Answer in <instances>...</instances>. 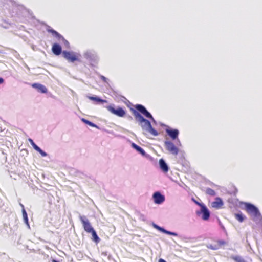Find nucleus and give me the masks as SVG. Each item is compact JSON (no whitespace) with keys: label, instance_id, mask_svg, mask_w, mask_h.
Here are the masks:
<instances>
[{"label":"nucleus","instance_id":"nucleus-1","mask_svg":"<svg viewBox=\"0 0 262 262\" xmlns=\"http://www.w3.org/2000/svg\"><path fill=\"white\" fill-rule=\"evenodd\" d=\"M130 110L135 118L141 125L144 135L146 136L151 135L154 136L158 135V132L152 127L150 122L148 120L144 118V117L135 110L130 108Z\"/></svg>","mask_w":262,"mask_h":262},{"label":"nucleus","instance_id":"nucleus-2","mask_svg":"<svg viewBox=\"0 0 262 262\" xmlns=\"http://www.w3.org/2000/svg\"><path fill=\"white\" fill-rule=\"evenodd\" d=\"M245 209L247 213L254 219L261 217V214L258 208L254 205L248 203H245Z\"/></svg>","mask_w":262,"mask_h":262},{"label":"nucleus","instance_id":"nucleus-3","mask_svg":"<svg viewBox=\"0 0 262 262\" xmlns=\"http://www.w3.org/2000/svg\"><path fill=\"white\" fill-rule=\"evenodd\" d=\"M62 55L69 62H74L76 61H79L80 55L73 52L64 51L62 52Z\"/></svg>","mask_w":262,"mask_h":262},{"label":"nucleus","instance_id":"nucleus-4","mask_svg":"<svg viewBox=\"0 0 262 262\" xmlns=\"http://www.w3.org/2000/svg\"><path fill=\"white\" fill-rule=\"evenodd\" d=\"M106 108L111 113L119 117H123L126 115V111L122 107H118L117 108H115L113 106L109 105L107 106Z\"/></svg>","mask_w":262,"mask_h":262},{"label":"nucleus","instance_id":"nucleus-5","mask_svg":"<svg viewBox=\"0 0 262 262\" xmlns=\"http://www.w3.org/2000/svg\"><path fill=\"white\" fill-rule=\"evenodd\" d=\"M164 145L167 150L173 155H177L179 153V148L175 146L173 142L170 141H166Z\"/></svg>","mask_w":262,"mask_h":262},{"label":"nucleus","instance_id":"nucleus-6","mask_svg":"<svg viewBox=\"0 0 262 262\" xmlns=\"http://www.w3.org/2000/svg\"><path fill=\"white\" fill-rule=\"evenodd\" d=\"M80 220L82 224L84 231L88 233H90L91 231L94 229L92 226L89 220L85 216H80Z\"/></svg>","mask_w":262,"mask_h":262},{"label":"nucleus","instance_id":"nucleus-7","mask_svg":"<svg viewBox=\"0 0 262 262\" xmlns=\"http://www.w3.org/2000/svg\"><path fill=\"white\" fill-rule=\"evenodd\" d=\"M227 243L224 240H217L215 242L214 244H209L207 245L208 249L216 250L221 248L222 246L226 245Z\"/></svg>","mask_w":262,"mask_h":262},{"label":"nucleus","instance_id":"nucleus-8","mask_svg":"<svg viewBox=\"0 0 262 262\" xmlns=\"http://www.w3.org/2000/svg\"><path fill=\"white\" fill-rule=\"evenodd\" d=\"M136 109L144 115L146 117L154 120L152 115L149 113L145 107L141 104H137L135 106Z\"/></svg>","mask_w":262,"mask_h":262},{"label":"nucleus","instance_id":"nucleus-9","mask_svg":"<svg viewBox=\"0 0 262 262\" xmlns=\"http://www.w3.org/2000/svg\"><path fill=\"white\" fill-rule=\"evenodd\" d=\"M196 203L201 206V212L203 213V215L202 217V219L204 220H207L209 218V216H210V213H209V211H208V209L205 205H204L203 204H201L196 202Z\"/></svg>","mask_w":262,"mask_h":262},{"label":"nucleus","instance_id":"nucleus-10","mask_svg":"<svg viewBox=\"0 0 262 262\" xmlns=\"http://www.w3.org/2000/svg\"><path fill=\"white\" fill-rule=\"evenodd\" d=\"M48 32L51 33L53 35V36L57 38L59 41H62L65 43H68V41L61 35H60L58 32H57L55 30L52 29H49L48 30Z\"/></svg>","mask_w":262,"mask_h":262},{"label":"nucleus","instance_id":"nucleus-11","mask_svg":"<svg viewBox=\"0 0 262 262\" xmlns=\"http://www.w3.org/2000/svg\"><path fill=\"white\" fill-rule=\"evenodd\" d=\"M154 202L156 204H160L163 203L165 200L164 196L162 195L160 192H156L153 194Z\"/></svg>","mask_w":262,"mask_h":262},{"label":"nucleus","instance_id":"nucleus-12","mask_svg":"<svg viewBox=\"0 0 262 262\" xmlns=\"http://www.w3.org/2000/svg\"><path fill=\"white\" fill-rule=\"evenodd\" d=\"M166 132L173 140H175L178 138L179 135V130L178 129L167 128L166 129Z\"/></svg>","mask_w":262,"mask_h":262},{"label":"nucleus","instance_id":"nucleus-13","mask_svg":"<svg viewBox=\"0 0 262 262\" xmlns=\"http://www.w3.org/2000/svg\"><path fill=\"white\" fill-rule=\"evenodd\" d=\"M52 51L55 55H59L62 53V48L58 43H54L52 47Z\"/></svg>","mask_w":262,"mask_h":262},{"label":"nucleus","instance_id":"nucleus-14","mask_svg":"<svg viewBox=\"0 0 262 262\" xmlns=\"http://www.w3.org/2000/svg\"><path fill=\"white\" fill-rule=\"evenodd\" d=\"M32 86L42 93H46L47 92V89L42 84L39 83H33L32 84Z\"/></svg>","mask_w":262,"mask_h":262},{"label":"nucleus","instance_id":"nucleus-15","mask_svg":"<svg viewBox=\"0 0 262 262\" xmlns=\"http://www.w3.org/2000/svg\"><path fill=\"white\" fill-rule=\"evenodd\" d=\"M223 205V202L220 198H216L215 201L212 203V206L216 209L221 208Z\"/></svg>","mask_w":262,"mask_h":262},{"label":"nucleus","instance_id":"nucleus-16","mask_svg":"<svg viewBox=\"0 0 262 262\" xmlns=\"http://www.w3.org/2000/svg\"><path fill=\"white\" fill-rule=\"evenodd\" d=\"M159 164L160 168L163 171L167 172L168 171V167L163 159H161L159 160Z\"/></svg>","mask_w":262,"mask_h":262},{"label":"nucleus","instance_id":"nucleus-17","mask_svg":"<svg viewBox=\"0 0 262 262\" xmlns=\"http://www.w3.org/2000/svg\"><path fill=\"white\" fill-rule=\"evenodd\" d=\"M88 98L90 100L95 101L97 103H106V102H107L106 100L102 99L97 97L89 96Z\"/></svg>","mask_w":262,"mask_h":262},{"label":"nucleus","instance_id":"nucleus-18","mask_svg":"<svg viewBox=\"0 0 262 262\" xmlns=\"http://www.w3.org/2000/svg\"><path fill=\"white\" fill-rule=\"evenodd\" d=\"M90 233H91L92 234V237H93L92 239L95 243H98L99 242L100 238L98 237V236L97 235L96 232L95 231V230L94 229L93 230H92V231H91Z\"/></svg>","mask_w":262,"mask_h":262},{"label":"nucleus","instance_id":"nucleus-19","mask_svg":"<svg viewBox=\"0 0 262 262\" xmlns=\"http://www.w3.org/2000/svg\"><path fill=\"white\" fill-rule=\"evenodd\" d=\"M133 147L136 149L138 152H139L142 155L144 156L145 155V152L141 147L138 146L135 143H133Z\"/></svg>","mask_w":262,"mask_h":262},{"label":"nucleus","instance_id":"nucleus-20","mask_svg":"<svg viewBox=\"0 0 262 262\" xmlns=\"http://www.w3.org/2000/svg\"><path fill=\"white\" fill-rule=\"evenodd\" d=\"M231 258L235 262H246L242 257L239 256H232Z\"/></svg>","mask_w":262,"mask_h":262},{"label":"nucleus","instance_id":"nucleus-21","mask_svg":"<svg viewBox=\"0 0 262 262\" xmlns=\"http://www.w3.org/2000/svg\"><path fill=\"white\" fill-rule=\"evenodd\" d=\"M21 207H23V218L25 221V223L27 224H28V219L27 216V212H26L25 209L24 208V205L22 204H20Z\"/></svg>","mask_w":262,"mask_h":262},{"label":"nucleus","instance_id":"nucleus-22","mask_svg":"<svg viewBox=\"0 0 262 262\" xmlns=\"http://www.w3.org/2000/svg\"><path fill=\"white\" fill-rule=\"evenodd\" d=\"M206 193L207 194L211 195V196H214L216 194L215 191L213 189L210 188H208L206 189Z\"/></svg>","mask_w":262,"mask_h":262},{"label":"nucleus","instance_id":"nucleus-23","mask_svg":"<svg viewBox=\"0 0 262 262\" xmlns=\"http://www.w3.org/2000/svg\"><path fill=\"white\" fill-rule=\"evenodd\" d=\"M234 215L236 219L239 222H243L244 217L242 213H236Z\"/></svg>","mask_w":262,"mask_h":262},{"label":"nucleus","instance_id":"nucleus-24","mask_svg":"<svg viewBox=\"0 0 262 262\" xmlns=\"http://www.w3.org/2000/svg\"><path fill=\"white\" fill-rule=\"evenodd\" d=\"M82 121L85 123V124L90 125V126H92V127H94L96 125L92 122H90V121L86 120V119H82Z\"/></svg>","mask_w":262,"mask_h":262},{"label":"nucleus","instance_id":"nucleus-25","mask_svg":"<svg viewBox=\"0 0 262 262\" xmlns=\"http://www.w3.org/2000/svg\"><path fill=\"white\" fill-rule=\"evenodd\" d=\"M36 151L39 152L41 154V155L43 157H46L47 155V154L45 152H44L42 149H41L40 147H39L36 150Z\"/></svg>","mask_w":262,"mask_h":262},{"label":"nucleus","instance_id":"nucleus-26","mask_svg":"<svg viewBox=\"0 0 262 262\" xmlns=\"http://www.w3.org/2000/svg\"><path fill=\"white\" fill-rule=\"evenodd\" d=\"M167 234H168V235H173V236H177V234L175 232H170V231H167V233H166Z\"/></svg>","mask_w":262,"mask_h":262},{"label":"nucleus","instance_id":"nucleus-27","mask_svg":"<svg viewBox=\"0 0 262 262\" xmlns=\"http://www.w3.org/2000/svg\"><path fill=\"white\" fill-rule=\"evenodd\" d=\"M35 150H37L39 147L34 143L31 144Z\"/></svg>","mask_w":262,"mask_h":262},{"label":"nucleus","instance_id":"nucleus-28","mask_svg":"<svg viewBox=\"0 0 262 262\" xmlns=\"http://www.w3.org/2000/svg\"><path fill=\"white\" fill-rule=\"evenodd\" d=\"M161 232L166 234V233L167 232V230H166L164 229V228H162Z\"/></svg>","mask_w":262,"mask_h":262},{"label":"nucleus","instance_id":"nucleus-29","mask_svg":"<svg viewBox=\"0 0 262 262\" xmlns=\"http://www.w3.org/2000/svg\"><path fill=\"white\" fill-rule=\"evenodd\" d=\"M161 232L166 234V233L167 232V230H166L164 229V228H162Z\"/></svg>","mask_w":262,"mask_h":262},{"label":"nucleus","instance_id":"nucleus-30","mask_svg":"<svg viewBox=\"0 0 262 262\" xmlns=\"http://www.w3.org/2000/svg\"><path fill=\"white\" fill-rule=\"evenodd\" d=\"M159 262H166L164 259L160 258L159 260Z\"/></svg>","mask_w":262,"mask_h":262},{"label":"nucleus","instance_id":"nucleus-31","mask_svg":"<svg viewBox=\"0 0 262 262\" xmlns=\"http://www.w3.org/2000/svg\"><path fill=\"white\" fill-rule=\"evenodd\" d=\"M4 82V79L2 78H0V84Z\"/></svg>","mask_w":262,"mask_h":262},{"label":"nucleus","instance_id":"nucleus-32","mask_svg":"<svg viewBox=\"0 0 262 262\" xmlns=\"http://www.w3.org/2000/svg\"><path fill=\"white\" fill-rule=\"evenodd\" d=\"M29 141L30 143V144L33 143L34 141L31 139H29Z\"/></svg>","mask_w":262,"mask_h":262},{"label":"nucleus","instance_id":"nucleus-33","mask_svg":"<svg viewBox=\"0 0 262 262\" xmlns=\"http://www.w3.org/2000/svg\"><path fill=\"white\" fill-rule=\"evenodd\" d=\"M101 78H102V79H103V80H105V79H106V78H105V77L103 76H101Z\"/></svg>","mask_w":262,"mask_h":262},{"label":"nucleus","instance_id":"nucleus-34","mask_svg":"<svg viewBox=\"0 0 262 262\" xmlns=\"http://www.w3.org/2000/svg\"><path fill=\"white\" fill-rule=\"evenodd\" d=\"M156 227V228H157V229H158L159 227H160L159 226H158V225H155V226Z\"/></svg>","mask_w":262,"mask_h":262},{"label":"nucleus","instance_id":"nucleus-35","mask_svg":"<svg viewBox=\"0 0 262 262\" xmlns=\"http://www.w3.org/2000/svg\"><path fill=\"white\" fill-rule=\"evenodd\" d=\"M161 229H162V227H159L158 230L161 231Z\"/></svg>","mask_w":262,"mask_h":262},{"label":"nucleus","instance_id":"nucleus-36","mask_svg":"<svg viewBox=\"0 0 262 262\" xmlns=\"http://www.w3.org/2000/svg\"><path fill=\"white\" fill-rule=\"evenodd\" d=\"M52 262H58V261H57V260H56L53 259V260H52Z\"/></svg>","mask_w":262,"mask_h":262}]
</instances>
